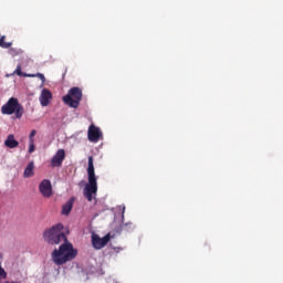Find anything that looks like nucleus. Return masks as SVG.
I'll list each match as a JSON object with an SVG mask.
<instances>
[{"instance_id":"9b49d317","label":"nucleus","mask_w":283,"mask_h":283,"mask_svg":"<svg viewBox=\"0 0 283 283\" xmlns=\"http://www.w3.org/2000/svg\"><path fill=\"white\" fill-rule=\"evenodd\" d=\"M50 101H52V92L48 88H43L40 95V103L42 107H48V105H50Z\"/></svg>"},{"instance_id":"f3484780","label":"nucleus","mask_w":283,"mask_h":283,"mask_svg":"<svg viewBox=\"0 0 283 283\" xmlns=\"http://www.w3.org/2000/svg\"><path fill=\"white\" fill-rule=\"evenodd\" d=\"M22 53H23V51H21V50L9 49V54H10L11 56H19V54H22Z\"/></svg>"},{"instance_id":"2eb2a0df","label":"nucleus","mask_w":283,"mask_h":283,"mask_svg":"<svg viewBox=\"0 0 283 283\" xmlns=\"http://www.w3.org/2000/svg\"><path fill=\"white\" fill-rule=\"evenodd\" d=\"M0 48L8 50V48H12V42H6V35H2L0 36Z\"/></svg>"},{"instance_id":"ddd939ff","label":"nucleus","mask_w":283,"mask_h":283,"mask_svg":"<svg viewBox=\"0 0 283 283\" xmlns=\"http://www.w3.org/2000/svg\"><path fill=\"white\" fill-rule=\"evenodd\" d=\"M6 147H9V149H15V147H19V142L14 139V135H9L4 142Z\"/></svg>"},{"instance_id":"20e7f679","label":"nucleus","mask_w":283,"mask_h":283,"mask_svg":"<svg viewBox=\"0 0 283 283\" xmlns=\"http://www.w3.org/2000/svg\"><path fill=\"white\" fill-rule=\"evenodd\" d=\"M1 112L7 116H12V114H15V118H22L24 111H23V106L19 103V99L17 97H11L1 107Z\"/></svg>"},{"instance_id":"f03ea898","label":"nucleus","mask_w":283,"mask_h":283,"mask_svg":"<svg viewBox=\"0 0 283 283\" xmlns=\"http://www.w3.org/2000/svg\"><path fill=\"white\" fill-rule=\"evenodd\" d=\"M88 182L84 188V198L92 202L94 196L98 192V182L96 181V172L94 171V157H88V167H87Z\"/></svg>"},{"instance_id":"dca6fc26","label":"nucleus","mask_w":283,"mask_h":283,"mask_svg":"<svg viewBox=\"0 0 283 283\" xmlns=\"http://www.w3.org/2000/svg\"><path fill=\"white\" fill-rule=\"evenodd\" d=\"M1 254H0V260H1ZM8 277V272H6V270L3 268H1V263H0V280H6Z\"/></svg>"},{"instance_id":"0eeeda50","label":"nucleus","mask_w":283,"mask_h":283,"mask_svg":"<svg viewBox=\"0 0 283 283\" xmlns=\"http://www.w3.org/2000/svg\"><path fill=\"white\" fill-rule=\"evenodd\" d=\"M87 136H88L90 143H98V140H101V138H103V133L101 132V128H98L94 124H92L88 127Z\"/></svg>"},{"instance_id":"423d86ee","label":"nucleus","mask_w":283,"mask_h":283,"mask_svg":"<svg viewBox=\"0 0 283 283\" xmlns=\"http://www.w3.org/2000/svg\"><path fill=\"white\" fill-rule=\"evenodd\" d=\"M17 74V76H22L23 78H40V81L42 82V85H45V75H43L42 73H36V74H28V73H23L21 71V64L17 65V69L13 72V75Z\"/></svg>"},{"instance_id":"f257e3e1","label":"nucleus","mask_w":283,"mask_h":283,"mask_svg":"<svg viewBox=\"0 0 283 283\" xmlns=\"http://www.w3.org/2000/svg\"><path fill=\"white\" fill-rule=\"evenodd\" d=\"M63 242L64 243L61 244L59 249L53 250L51 254L52 262L57 266H63V264L72 262V260H75L76 255H78V250H76L67 239Z\"/></svg>"},{"instance_id":"a211bd4d","label":"nucleus","mask_w":283,"mask_h":283,"mask_svg":"<svg viewBox=\"0 0 283 283\" xmlns=\"http://www.w3.org/2000/svg\"><path fill=\"white\" fill-rule=\"evenodd\" d=\"M34 136H36V130H32L29 135L30 143H34Z\"/></svg>"},{"instance_id":"39448f33","label":"nucleus","mask_w":283,"mask_h":283,"mask_svg":"<svg viewBox=\"0 0 283 283\" xmlns=\"http://www.w3.org/2000/svg\"><path fill=\"white\" fill-rule=\"evenodd\" d=\"M81 101H83V91L76 86L72 87L69 93L63 96V103L69 105V107H73V109L78 108Z\"/></svg>"},{"instance_id":"f8f14e48","label":"nucleus","mask_w":283,"mask_h":283,"mask_svg":"<svg viewBox=\"0 0 283 283\" xmlns=\"http://www.w3.org/2000/svg\"><path fill=\"white\" fill-rule=\"evenodd\" d=\"M74 208V198H71L65 205L62 206V216H70Z\"/></svg>"},{"instance_id":"1a4fd4ad","label":"nucleus","mask_w":283,"mask_h":283,"mask_svg":"<svg viewBox=\"0 0 283 283\" xmlns=\"http://www.w3.org/2000/svg\"><path fill=\"white\" fill-rule=\"evenodd\" d=\"M107 242H109V234H106L103 238H101L96 234L92 235V244H93L94 249L101 250L104 247H107Z\"/></svg>"},{"instance_id":"6e6552de","label":"nucleus","mask_w":283,"mask_h":283,"mask_svg":"<svg viewBox=\"0 0 283 283\" xmlns=\"http://www.w3.org/2000/svg\"><path fill=\"white\" fill-rule=\"evenodd\" d=\"M39 191L44 198L52 197V182L48 179H43L39 185Z\"/></svg>"},{"instance_id":"4468645a","label":"nucleus","mask_w":283,"mask_h":283,"mask_svg":"<svg viewBox=\"0 0 283 283\" xmlns=\"http://www.w3.org/2000/svg\"><path fill=\"white\" fill-rule=\"evenodd\" d=\"M34 176V163L31 161L28 164V166L24 169L23 177L24 178H32Z\"/></svg>"},{"instance_id":"9d476101","label":"nucleus","mask_w":283,"mask_h":283,"mask_svg":"<svg viewBox=\"0 0 283 283\" xmlns=\"http://www.w3.org/2000/svg\"><path fill=\"white\" fill-rule=\"evenodd\" d=\"M65 160V150L59 149L56 154L51 159V167H62L63 161Z\"/></svg>"},{"instance_id":"6ab92c4d","label":"nucleus","mask_w":283,"mask_h":283,"mask_svg":"<svg viewBox=\"0 0 283 283\" xmlns=\"http://www.w3.org/2000/svg\"><path fill=\"white\" fill-rule=\"evenodd\" d=\"M34 149H35L34 143H31V144H30V147H29V154L34 153Z\"/></svg>"},{"instance_id":"7ed1b4c3","label":"nucleus","mask_w":283,"mask_h":283,"mask_svg":"<svg viewBox=\"0 0 283 283\" xmlns=\"http://www.w3.org/2000/svg\"><path fill=\"white\" fill-rule=\"evenodd\" d=\"M43 238L49 244H61V242H65L67 237L63 231V223H56L52 228L46 229L43 233Z\"/></svg>"}]
</instances>
